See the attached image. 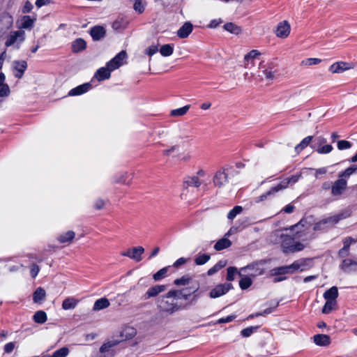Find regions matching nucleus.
I'll return each instance as SVG.
<instances>
[{
  "instance_id": "f257e3e1",
  "label": "nucleus",
  "mask_w": 357,
  "mask_h": 357,
  "mask_svg": "<svg viewBox=\"0 0 357 357\" xmlns=\"http://www.w3.org/2000/svg\"><path fill=\"white\" fill-rule=\"evenodd\" d=\"M199 289V286L192 287L189 289L179 290L172 289L167 294L158 297L156 301V306L160 313L165 315H170L184 308V306L176 302L177 298L187 300L189 296Z\"/></svg>"
},
{
  "instance_id": "f03ea898",
  "label": "nucleus",
  "mask_w": 357,
  "mask_h": 357,
  "mask_svg": "<svg viewBox=\"0 0 357 357\" xmlns=\"http://www.w3.org/2000/svg\"><path fill=\"white\" fill-rule=\"evenodd\" d=\"M274 241H280L283 252L294 253L303 250L305 248V245L301 242L295 241V238L288 236L281 230H276L273 233Z\"/></svg>"
},
{
  "instance_id": "7ed1b4c3",
  "label": "nucleus",
  "mask_w": 357,
  "mask_h": 357,
  "mask_svg": "<svg viewBox=\"0 0 357 357\" xmlns=\"http://www.w3.org/2000/svg\"><path fill=\"white\" fill-rule=\"evenodd\" d=\"M309 261L310 259H301L295 261L291 265L273 268L271 271V275H279L284 274H291L295 273L298 270L303 271L307 266Z\"/></svg>"
},
{
  "instance_id": "20e7f679",
  "label": "nucleus",
  "mask_w": 357,
  "mask_h": 357,
  "mask_svg": "<svg viewBox=\"0 0 357 357\" xmlns=\"http://www.w3.org/2000/svg\"><path fill=\"white\" fill-rule=\"evenodd\" d=\"M299 176L294 175L281 181L278 185L273 186L268 191L257 198L256 202H259L266 199L268 197L275 195L277 192L286 189L289 185H293L298 181Z\"/></svg>"
},
{
  "instance_id": "39448f33",
  "label": "nucleus",
  "mask_w": 357,
  "mask_h": 357,
  "mask_svg": "<svg viewBox=\"0 0 357 357\" xmlns=\"http://www.w3.org/2000/svg\"><path fill=\"white\" fill-rule=\"evenodd\" d=\"M25 40V32L23 30H17L11 31L7 36L5 45L6 47H10L15 43H17L16 47H20V44L23 43Z\"/></svg>"
},
{
  "instance_id": "423d86ee",
  "label": "nucleus",
  "mask_w": 357,
  "mask_h": 357,
  "mask_svg": "<svg viewBox=\"0 0 357 357\" xmlns=\"http://www.w3.org/2000/svg\"><path fill=\"white\" fill-rule=\"evenodd\" d=\"M264 263L263 261H257L252 263L241 269V271L248 272L250 277L255 278L261 275L264 273Z\"/></svg>"
},
{
  "instance_id": "0eeeda50",
  "label": "nucleus",
  "mask_w": 357,
  "mask_h": 357,
  "mask_svg": "<svg viewBox=\"0 0 357 357\" xmlns=\"http://www.w3.org/2000/svg\"><path fill=\"white\" fill-rule=\"evenodd\" d=\"M127 57L126 51L122 50L119 52L114 57L106 63L105 66L109 70L110 72L119 68L123 65V61Z\"/></svg>"
},
{
  "instance_id": "6e6552de",
  "label": "nucleus",
  "mask_w": 357,
  "mask_h": 357,
  "mask_svg": "<svg viewBox=\"0 0 357 357\" xmlns=\"http://www.w3.org/2000/svg\"><path fill=\"white\" fill-rule=\"evenodd\" d=\"M343 247L341 248L337 253V256L340 259H347V257L350 255V246L353 243H357V238H353L347 236L342 241Z\"/></svg>"
},
{
  "instance_id": "1a4fd4ad",
  "label": "nucleus",
  "mask_w": 357,
  "mask_h": 357,
  "mask_svg": "<svg viewBox=\"0 0 357 357\" xmlns=\"http://www.w3.org/2000/svg\"><path fill=\"white\" fill-rule=\"evenodd\" d=\"M13 24V17L8 12L0 13V33H4L10 29Z\"/></svg>"
},
{
  "instance_id": "9d476101",
  "label": "nucleus",
  "mask_w": 357,
  "mask_h": 357,
  "mask_svg": "<svg viewBox=\"0 0 357 357\" xmlns=\"http://www.w3.org/2000/svg\"><path fill=\"white\" fill-rule=\"evenodd\" d=\"M232 288H233V286L231 283H225V284H218V285L215 286L210 291V297L212 298H218L222 295H225L227 292H228Z\"/></svg>"
},
{
  "instance_id": "9b49d317",
  "label": "nucleus",
  "mask_w": 357,
  "mask_h": 357,
  "mask_svg": "<svg viewBox=\"0 0 357 357\" xmlns=\"http://www.w3.org/2000/svg\"><path fill=\"white\" fill-rule=\"evenodd\" d=\"M144 252V248L142 246H137L128 249L127 251L122 252L121 255L138 262L142 260V255Z\"/></svg>"
},
{
  "instance_id": "f8f14e48",
  "label": "nucleus",
  "mask_w": 357,
  "mask_h": 357,
  "mask_svg": "<svg viewBox=\"0 0 357 357\" xmlns=\"http://www.w3.org/2000/svg\"><path fill=\"white\" fill-rule=\"evenodd\" d=\"M291 31V26L288 21L284 20L278 23L276 30L275 35L277 37L280 38H286L289 36Z\"/></svg>"
},
{
  "instance_id": "ddd939ff",
  "label": "nucleus",
  "mask_w": 357,
  "mask_h": 357,
  "mask_svg": "<svg viewBox=\"0 0 357 357\" xmlns=\"http://www.w3.org/2000/svg\"><path fill=\"white\" fill-rule=\"evenodd\" d=\"M347 185V181L343 178L335 181L331 186V194L335 197L340 196L346 190Z\"/></svg>"
},
{
  "instance_id": "4468645a",
  "label": "nucleus",
  "mask_w": 357,
  "mask_h": 357,
  "mask_svg": "<svg viewBox=\"0 0 357 357\" xmlns=\"http://www.w3.org/2000/svg\"><path fill=\"white\" fill-rule=\"evenodd\" d=\"M36 21V16L31 17L30 15H24L20 17V24H18L17 27L22 29L31 30Z\"/></svg>"
},
{
  "instance_id": "2eb2a0df",
  "label": "nucleus",
  "mask_w": 357,
  "mask_h": 357,
  "mask_svg": "<svg viewBox=\"0 0 357 357\" xmlns=\"http://www.w3.org/2000/svg\"><path fill=\"white\" fill-rule=\"evenodd\" d=\"M342 271L346 273L357 271V261L352 259H344L340 264Z\"/></svg>"
},
{
  "instance_id": "dca6fc26",
  "label": "nucleus",
  "mask_w": 357,
  "mask_h": 357,
  "mask_svg": "<svg viewBox=\"0 0 357 357\" xmlns=\"http://www.w3.org/2000/svg\"><path fill=\"white\" fill-rule=\"evenodd\" d=\"M13 67L15 77L21 78L27 68V63L24 60L14 61L13 63Z\"/></svg>"
},
{
  "instance_id": "f3484780",
  "label": "nucleus",
  "mask_w": 357,
  "mask_h": 357,
  "mask_svg": "<svg viewBox=\"0 0 357 357\" xmlns=\"http://www.w3.org/2000/svg\"><path fill=\"white\" fill-rule=\"evenodd\" d=\"M167 289L166 285L157 284L150 287L144 295V298L148 300L152 297L158 296L160 293L165 291Z\"/></svg>"
},
{
  "instance_id": "a211bd4d",
  "label": "nucleus",
  "mask_w": 357,
  "mask_h": 357,
  "mask_svg": "<svg viewBox=\"0 0 357 357\" xmlns=\"http://www.w3.org/2000/svg\"><path fill=\"white\" fill-rule=\"evenodd\" d=\"M89 33L94 41H98L106 35V30L102 26L96 25L91 28Z\"/></svg>"
},
{
  "instance_id": "6ab92c4d",
  "label": "nucleus",
  "mask_w": 357,
  "mask_h": 357,
  "mask_svg": "<svg viewBox=\"0 0 357 357\" xmlns=\"http://www.w3.org/2000/svg\"><path fill=\"white\" fill-rule=\"evenodd\" d=\"M351 64L350 63L339 61L332 64L329 68V71L332 73H342L346 70L351 69Z\"/></svg>"
},
{
  "instance_id": "aec40b11",
  "label": "nucleus",
  "mask_w": 357,
  "mask_h": 357,
  "mask_svg": "<svg viewBox=\"0 0 357 357\" xmlns=\"http://www.w3.org/2000/svg\"><path fill=\"white\" fill-rule=\"evenodd\" d=\"M193 25L190 22H185L177 31V36L180 38H186L192 33Z\"/></svg>"
},
{
  "instance_id": "412c9836",
  "label": "nucleus",
  "mask_w": 357,
  "mask_h": 357,
  "mask_svg": "<svg viewBox=\"0 0 357 357\" xmlns=\"http://www.w3.org/2000/svg\"><path fill=\"white\" fill-rule=\"evenodd\" d=\"M86 42L82 38H77L71 43V50L73 53H79L86 48Z\"/></svg>"
},
{
  "instance_id": "4be33fe9",
  "label": "nucleus",
  "mask_w": 357,
  "mask_h": 357,
  "mask_svg": "<svg viewBox=\"0 0 357 357\" xmlns=\"http://www.w3.org/2000/svg\"><path fill=\"white\" fill-rule=\"evenodd\" d=\"M213 183L215 186L222 187L227 182V174L225 170L218 171L213 179Z\"/></svg>"
},
{
  "instance_id": "5701e85b",
  "label": "nucleus",
  "mask_w": 357,
  "mask_h": 357,
  "mask_svg": "<svg viewBox=\"0 0 357 357\" xmlns=\"http://www.w3.org/2000/svg\"><path fill=\"white\" fill-rule=\"evenodd\" d=\"M313 224V217L308 216L302 218L297 224L291 227V229L294 230L296 228L301 229L305 228V229H308Z\"/></svg>"
},
{
  "instance_id": "b1692460",
  "label": "nucleus",
  "mask_w": 357,
  "mask_h": 357,
  "mask_svg": "<svg viewBox=\"0 0 357 357\" xmlns=\"http://www.w3.org/2000/svg\"><path fill=\"white\" fill-rule=\"evenodd\" d=\"M110 76L111 72L106 66H104L97 70L93 78H96L98 81L100 82L109 79Z\"/></svg>"
},
{
  "instance_id": "393cba45",
  "label": "nucleus",
  "mask_w": 357,
  "mask_h": 357,
  "mask_svg": "<svg viewBox=\"0 0 357 357\" xmlns=\"http://www.w3.org/2000/svg\"><path fill=\"white\" fill-rule=\"evenodd\" d=\"M312 338L314 342L318 346L326 347L331 343V339L328 335L318 334L314 335Z\"/></svg>"
},
{
  "instance_id": "a878e982",
  "label": "nucleus",
  "mask_w": 357,
  "mask_h": 357,
  "mask_svg": "<svg viewBox=\"0 0 357 357\" xmlns=\"http://www.w3.org/2000/svg\"><path fill=\"white\" fill-rule=\"evenodd\" d=\"M260 55V52L257 50H252L244 56V66L245 68H250L249 65L254 66L253 61L258 56Z\"/></svg>"
},
{
  "instance_id": "bb28decb",
  "label": "nucleus",
  "mask_w": 357,
  "mask_h": 357,
  "mask_svg": "<svg viewBox=\"0 0 357 357\" xmlns=\"http://www.w3.org/2000/svg\"><path fill=\"white\" fill-rule=\"evenodd\" d=\"M79 300L73 297H68L62 303V308L65 310H73L76 307Z\"/></svg>"
},
{
  "instance_id": "cd10ccee",
  "label": "nucleus",
  "mask_w": 357,
  "mask_h": 357,
  "mask_svg": "<svg viewBox=\"0 0 357 357\" xmlns=\"http://www.w3.org/2000/svg\"><path fill=\"white\" fill-rule=\"evenodd\" d=\"M75 236V234L73 231H68L65 233L60 234L58 236V241L61 243H70Z\"/></svg>"
},
{
  "instance_id": "c85d7f7f",
  "label": "nucleus",
  "mask_w": 357,
  "mask_h": 357,
  "mask_svg": "<svg viewBox=\"0 0 357 357\" xmlns=\"http://www.w3.org/2000/svg\"><path fill=\"white\" fill-rule=\"evenodd\" d=\"M343 214H337L323 219V222L326 225V228L332 227L337 224L340 220L343 219Z\"/></svg>"
},
{
  "instance_id": "c756f323",
  "label": "nucleus",
  "mask_w": 357,
  "mask_h": 357,
  "mask_svg": "<svg viewBox=\"0 0 357 357\" xmlns=\"http://www.w3.org/2000/svg\"><path fill=\"white\" fill-rule=\"evenodd\" d=\"M109 301L107 298H101L100 299H98L95 302L93 310L95 311L103 310L108 307L109 306Z\"/></svg>"
},
{
  "instance_id": "7c9ffc66",
  "label": "nucleus",
  "mask_w": 357,
  "mask_h": 357,
  "mask_svg": "<svg viewBox=\"0 0 357 357\" xmlns=\"http://www.w3.org/2000/svg\"><path fill=\"white\" fill-rule=\"evenodd\" d=\"M231 242L226 237H223L220 239L214 245V249L217 251L222 250L223 249L230 247Z\"/></svg>"
},
{
  "instance_id": "2f4dec72",
  "label": "nucleus",
  "mask_w": 357,
  "mask_h": 357,
  "mask_svg": "<svg viewBox=\"0 0 357 357\" xmlns=\"http://www.w3.org/2000/svg\"><path fill=\"white\" fill-rule=\"evenodd\" d=\"M224 29L233 34L238 35L241 33V28L233 22H227L223 26Z\"/></svg>"
},
{
  "instance_id": "473e14b6",
  "label": "nucleus",
  "mask_w": 357,
  "mask_h": 357,
  "mask_svg": "<svg viewBox=\"0 0 357 357\" xmlns=\"http://www.w3.org/2000/svg\"><path fill=\"white\" fill-rule=\"evenodd\" d=\"M46 296L45 291L41 288L38 287L36 289L33 295V300L34 303H40L45 299Z\"/></svg>"
},
{
  "instance_id": "72a5a7b5",
  "label": "nucleus",
  "mask_w": 357,
  "mask_h": 357,
  "mask_svg": "<svg viewBox=\"0 0 357 357\" xmlns=\"http://www.w3.org/2000/svg\"><path fill=\"white\" fill-rule=\"evenodd\" d=\"M160 53L162 56L167 57L171 56L174 52L173 44H165L160 47Z\"/></svg>"
},
{
  "instance_id": "f704fd0d",
  "label": "nucleus",
  "mask_w": 357,
  "mask_h": 357,
  "mask_svg": "<svg viewBox=\"0 0 357 357\" xmlns=\"http://www.w3.org/2000/svg\"><path fill=\"white\" fill-rule=\"evenodd\" d=\"M201 185V182L198 178V176H191L188 177L184 183H183V187L188 188L189 186H195V187H199Z\"/></svg>"
},
{
  "instance_id": "c9c22d12",
  "label": "nucleus",
  "mask_w": 357,
  "mask_h": 357,
  "mask_svg": "<svg viewBox=\"0 0 357 357\" xmlns=\"http://www.w3.org/2000/svg\"><path fill=\"white\" fill-rule=\"evenodd\" d=\"M338 296V290L336 287H332L324 294V297L326 300L336 301Z\"/></svg>"
},
{
  "instance_id": "e433bc0d",
  "label": "nucleus",
  "mask_w": 357,
  "mask_h": 357,
  "mask_svg": "<svg viewBox=\"0 0 357 357\" xmlns=\"http://www.w3.org/2000/svg\"><path fill=\"white\" fill-rule=\"evenodd\" d=\"M47 314L43 310L36 312L33 317V321L37 324H44L47 321Z\"/></svg>"
},
{
  "instance_id": "4c0bfd02",
  "label": "nucleus",
  "mask_w": 357,
  "mask_h": 357,
  "mask_svg": "<svg viewBox=\"0 0 357 357\" xmlns=\"http://www.w3.org/2000/svg\"><path fill=\"white\" fill-rule=\"evenodd\" d=\"M146 6V2L144 0H135L133 9L138 14H142L144 12Z\"/></svg>"
},
{
  "instance_id": "58836bf2",
  "label": "nucleus",
  "mask_w": 357,
  "mask_h": 357,
  "mask_svg": "<svg viewBox=\"0 0 357 357\" xmlns=\"http://www.w3.org/2000/svg\"><path fill=\"white\" fill-rule=\"evenodd\" d=\"M192 280V278L188 275H185L181 278L176 279L174 281V284L176 286H185L190 284Z\"/></svg>"
},
{
  "instance_id": "ea45409f",
  "label": "nucleus",
  "mask_w": 357,
  "mask_h": 357,
  "mask_svg": "<svg viewBox=\"0 0 357 357\" xmlns=\"http://www.w3.org/2000/svg\"><path fill=\"white\" fill-rule=\"evenodd\" d=\"M337 302L336 301L333 300H326V302L322 309V312L324 314H328L331 312L333 309H335L336 306Z\"/></svg>"
},
{
  "instance_id": "a19ab883",
  "label": "nucleus",
  "mask_w": 357,
  "mask_h": 357,
  "mask_svg": "<svg viewBox=\"0 0 357 357\" xmlns=\"http://www.w3.org/2000/svg\"><path fill=\"white\" fill-rule=\"evenodd\" d=\"M112 26L115 31H122L127 27V22H124L122 19L116 20L112 23Z\"/></svg>"
},
{
  "instance_id": "79ce46f5",
  "label": "nucleus",
  "mask_w": 357,
  "mask_h": 357,
  "mask_svg": "<svg viewBox=\"0 0 357 357\" xmlns=\"http://www.w3.org/2000/svg\"><path fill=\"white\" fill-rule=\"evenodd\" d=\"M189 109L190 105H185L178 109H172L170 112V114L172 116H181L185 114L189 110Z\"/></svg>"
},
{
  "instance_id": "37998d69",
  "label": "nucleus",
  "mask_w": 357,
  "mask_h": 357,
  "mask_svg": "<svg viewBox=\"0 0 357 357\" xmlns=\"http://www.w3.org/2000/svg\"><path fill=\"white\" fill-rule=\"evenodd\" d=\"M118 343H119V342L116 340L109 341L106 343H104L100 348V352L102 354H104L107 353V351H109L110 348L117 345Z\"/></svg>"
},
{
  "instance_id": "c03bdc74",
  "label": "nucleus",
  "mask_w": 357,
  "mask_h": 357,
  "mask_svg": "<svg viewBox=\"0 0 357 357\" xmlns=\"http://www.w3.org/2000/svg\"><path fill=\"white\" fill-rule=\"evenodd\" d=\"M227 280L233 281L234 280V277L236 274H238L241 276V271H238L237 268L234 266H230L227 268Z\"/></svg>"
},
{
  "instance_id": "a18cd8bd",
  "label": "nucleus",
  "mask_w": 357,
  "mask_h": 357,
  "mask_svg": "<svg viewBox=\"0 0 357 357\" xmlns=\"http://www.w3.org/2000/svg\"><path fill=\"white\" fill-rule=\"evenodd\" d=\"M226 266V261H218L215 266H213L212 268H211L208 272L207 274L208 275H212L217 273L219 270L222 268Z\"/></svg>"
},
{
  "instance_id": "49530a36",
  "label": "nucleus",
  "mask_w": 357,
  "mask_h": 357,
  "mask_svg": "<svg viewBox=\"0 0 357 357\" xmlns=\"http://www.w3.org/2000/svg\"><path fill=\"white\" fill-rule=\"evenodd\" d=\"M252 284V279L250 276H244L239 281V286L242 289H246Z\"/></svg>"
},
{
  "instance_id": "de8ad7c7",
  "label": "nucleus",
  "mask_w": 357,
  "mask_h": 357,
  "mask_svg": "<svg viewBox=\"0 0 357 357\" xmlns=\"http://www.w3.org/2000/svg\"><path fill=\"white\" fill-rule=\"evenodd\" d=\"M210 258V255L207 254L199 255L195 257V262L197 265H203L208 261Z\"/></svg>"
},
{
  "instance_id": "09e8293b",
  "label": "nucleus",
  "mask_w": 357,
  "mask_h": 357,
  "mask_svg": "<svg viewBox=\"0 0 357 357\" xmlns=\"http://www.w3.org/2000/svg\"><path fill=\"white\" fill-rule=\"evenodd\" d=\"M312 139V136H308L305 138H304L300 144H298L296 147L295 149L297 152H299L302 151L303 149H305L311 142Z\"/></svg>"
},
{
  "instance_id": "8fccbe9b",
  "label": "nucleus",
  "mask_w": 357,
  "mask_h": 357,
  "mask_svg": "<svg viewBox=\"0 0 357 357\" xmlns=\"http://www.w3.org/2000/svg\"><path fill=\"white\" fill-rule=\"evenodd\" d=\"M243 211V208L241 206H236L233 209H231L227 214V218L229 220H233L235 217L241 213Z\"/></svg>"
},
{
  "instance_id": "3c124183",
  "label": "nucleus",
  "mask_w": 357,
  "mask_h": 357,
  "mask_svg": "<svg viewBox=\"0 0 357 357\" xmlns=\"http://www.w3.org/2000/svg\"><path fill=\"white\" fill-rule=\"evenodd\" d=\"M167 271H168L167 267L162 268V269L158 271L153 276L154 280L158 281V280H160L161 279L164 278L165 277H166Z\"/></svg>"
},
{
  "instance_id": "603ef678",
  "label": "nucleus",
  "mask_w": 357,
  "mask_h": 357,
  "mask_svg": "<svg viewBox=\"0 0 357 357\" xmlns=\"http://www.w3.org/2000/svg\"><path fill=\"white\" fill-rule=\"evenodd\" d=\"M69 354V349L67 347H62L56 350L51 357H66Z\"/></svg>"
},
{
  "instance_id": "864d4df0",
  "label": "nucleus",
  "mask_w": 357,
  "mask_h": 357,
  "mask_svg": "<svg viewBox=\"0 0 357 357\" xmlns=\"http://www.w3.org/2000/svg\"><path fill=\"white\" fill-rule=\"evenodd\" d=\"M257 326H251L246 328H244L241 331V335L244 337H250L254 332H255L257 330Z\"/></svg>"
},
{
  "instance_id": "5fc2aeb1",
  "label": "nucleus",
  "mask_w": 357,
  "mask_h": 357,
  "mask_svg": "<svg viewBox=\"0 0 357 357\" xmlns=\"http://www.w3.org/2000/svg\"><path fill=\"white\" fill-rule=\"evenodd\" d=\"M321 60L318 58H307L303 61H302V64L305 66H313L319 64Z\"/></svg>"
},
{
  "instance_id": "6e6d98bb",
  "label": "nucleus",
  "mask_w": 357,
  "mask_h": 357,
  "mask_svg": "<svg viewBox=\"0 0 357 357\" xmlns=\"http://www.w3.org/2000/svg\"><path fill=\"white\" fill-rule=\"evenodd\" d=\"M357 170V165H353L347 169H346L343 172L340 174V177H349L354 172Z\"/></svg>"
},
{
  "instance_id": "4d7b16f0",
  "label": "nucleus",
  "mask_w": 357,
  "mask_h": 357,
  "mask_svg": "<svg viewBox=\"0 0 357 357\" xmlns=\"http://www.w3.org/2000/svg\"><path fill=\"white\" fill-rule=\"evenodd\" d=\"M33 8V6L31 3V2L29 0H26L24 2V4L22 8L21 11L23 14H26V13H30Z\"/></svg>"
},
{
  "instance_id": "13d9d810",
  "label": "nucleus",
  "mask_w": 357,
  "mask_h": 357,
  "mask_svg": "<svg viewBox=\"0 0 357 357\" xmlns=\"http://www.w3.org/2000/svg\"><path fill=\"white\" fill-rule=\"evenodd\" d=\"M351 144L347 140H340L337 142V149L339 150L348 149L351 148Z\"/></svg>"
},
{
  "instance_id": "bf43d9fd",
  "label": "nucleus",
  "mask_w": 357,
  "mask_h": 357,
  "mask_svg": "<svg viewBox=\"0 0 357 357\" xmlns=\"http://www.w3.org/2000/svg\"><path fill=\"white\" fill-rule=\"evenodd\" d=\"M333 150V146L330 144L319 146L317 151L320 154L328 153Z\"/></svg>"
},
{
  "instance_id": "052dcab7",
  "label": "nucleus",
  "mask_w": 357,
  "mask_h": 357,
  "mask_svg": "<svg viewBox=\"0 0 357 357\" xmlns=\"http://www.w3.org/2000/svg\"><path fill=\"white\" fill-rule=\"evenodd\" d=\"M158 52V45H152L149 46L145 50V53L150 56H153Z\"/></svg>"
},
{
  "instance_id": "680f3d73",
  "label": "nucleus",
  "mask_w": 357,
  "mask_h": 357,
  "mask_svg": "<svg viewBox=\"0 0 357 357\" xmlns=\"http://www.w3.org/2000/svg\"><path fill=\"white\" fill-rule=\"evenodd\" d=\"M128 174L125 173L123 174H121L119 176H116L114 179L115 183H121L123 184H128V183L126 182V178H127Z\"/></svg>"
},
{
  "instance_id": "e2e57ef3",
  "label": "nucleus",
  "mask_w": 357,
  "mask_h": 357,
  "mask_svg": "<svg viewBox=\"0 0 357 357\" xmlns=\"http://www.w3.org/2000/svg\"><path fill=\"white\" fill-rule=\"evenodd\" d=\"M236 318V315H229L225 318H220L219 319L216 324H224V323H229L234 320Z\"/></svg>"
},
{
  "instance_id": "0e129e2a",
  "label": "nucleus",
  "mask_w": 357,
  "mask_h": 357,
  "mask_svg": "<svg viewBox=\"0 0 357 357\" xmlns=\"http://www.w3.org/2000/svg\"><path fill=\"white\" fill-rule=\"evenodd\" d=\"M40 271V268L38 265L33 264L31 266L30 273L32 278H36Z\"/></svg>"
},
{
  "instance_id": "69168bd1",
  "label": "nucleus",
  "mask_w": 357,
  "mask_h": 357,
  "mask_svg": "<svg viewBox=\"0 0 357 357\" xmlns=\"http://www.w3.org/2000/svg\"><path fill=\"white\" fill-rule=\"evenodd\" d=\"M326 225H325V223L323 222V219H322L321 220H320L318 222L314 224V225L313 227V229L314 231L324 229L326 228Z\"/></svg>"
},
{
  "instance_id": "338daca9",
  "label": "nucleus",
  "mask_w": 357,
  "mask_h": 357,
  "mask_svg": "<svg viewBox=\"0 0 357 357\" xmlns=\"http://www.w3.org/2000/svg\"><path fill=\"white\" fill-rule=\"evenodd\" d=\"M5 75L3 73H0V89H9L8 84H4Z\"/></svg>"
},
{
  "instance_id": "774afa93",
  "label": "nucleus",
  "mask_w": 357,
  "mask_h": 357,
  "mask_svg": "<svg viewBox=\"0 0 357 357\" xmlns=\"http://www.w3.org/2000/svg\"><path fill=\"white\" fill-rule=\"evenodd\" d=\"M105 206V201L102 199H98L94 204V207L98 209H102Z\"/></svg>"
}]
</instances>
